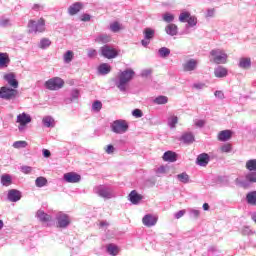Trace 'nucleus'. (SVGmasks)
Segmentation results:
<instances>
[{
    "mask_svg": "<svg viewBox=\"0 0 256 256\" xmlns=\"http://www.w3.org/2000/svg\"><path fill=\"white\" fill-rule=\"evenodd\" d=\"M135 77V71L133 69H126L122 71L118 79L115 81L116 87L121 91L122 93H125L127 91V85L131 80Z\"/></svg>",
    "mask_w": 256,
    "mask_h": 256,
    "instance_id": "obj_1",
    "label": "nucleus"
},
{
    "mask_svg": "<svg viewBox=\"0 0 256 256\" xmlns=\"http://www.w3.org/2000/svg\"><path fill=\"white\" fill-rule=\"evenodd\" d=\"M210 61L216 63V65H225L227 58L229 57L224 50L213 49L210 51Z\"/></svg>",
    "mask_w": 256,
    "mask_h": 256,
    "instance_id": "obj_2",
    "label": "nucleus"
},
{
    "mask_svg": "<svg viewBox=\"0 0 256 256\" xmlns=\"http://www.w3.org/2000/svg\"><path fill=\"white\" fill-rule=\"evenodd\" d=\"M110 129L116 135H123L129 131V124L123 119L115 120L111 123Z\"/></svg>",
    "mask_w": 256,
    "mask_h": 256,
    "instance_id": "obj_3",
    "label": "nucleus"
},
{
    "mask_svg": "<svg viewBox=\"0 0 256 256\" xmlns=\"http://www.w3.org/2000/svg\"><path fill=\"white\" fill-rule=\"evenodd\" d=\"M17 95H19L17 88L9 86H2L0 88V99H4V101H13V99H17Z\"/></svg>",
    "mask_w": 256,
    "mask_h": 256,
    "instance_id": "obj_4",
    "label": "nucleus"
},
{
    "mask_svg": "<svg viewBox=\"0 0 256 256\" xmlns=\"http://www.w3.org/2000/svg\"><path fill=\"white\" fill-rule=\"evenodd\" d=\"M28 32L35 34L45 32V19L30 20L28 22Z\"/></svg>",
    "mask_w": 256,
    "mask_h": 256,
    "instance_id": "obj_5",
    "label": "nucleus"
},
{
    "mask_svg": "<svg viewBox=\"0 0 256 256\" xmlns=\"http://www.w3.org/2000/svg\"><path fill=\"white\" fill-rule=\"evenodd\" d=\"M63 85H65V81L60 77H54L45 82V87L49 91H59V89H63Z\"/></svg>",
    "mask_w": 256,
    "mask_h": 256,
    "instance_id": "obj_6",
    "label": "nucleus"
},
{
    "mask_svg": "<svg viewBox=\"0 0 256 256\" xmlns=\"http://www.w3.org/2000/svg\"><path fill=\"white\" fill-rule=\"evenodd\" d=\"M68 225H71V218L69 215L59 212L56 215V227L59 229H67Z\"/></svg>",
    "mask_w": 256,
    "mask_h": 256,
    "instance_id": "obj_7",
    "label": "nucleus"
},
{
    "mask_svg": "<svg viewBox=\"0 0 256 256\" xmlns=\"http://www.w3.org/2000/svg\"><path fill=\"white\" fill-rule=\"evenodd\" d=\"M180 23H187L189 27H195L197 25V18L189 11H182L179 15Z\"/></svg>",
    "mask_w": 256,
    "mask_h": 256,
    "instance_id": "obj_8",
    "label": "nucleus"
},
{
    "mask_svg": "<svg viewBox=\"0 0 256 256\" xmlns=\"http://www.w3.org/2000/svg\"><path fill=\"white\" fill-rule=\"evenodd\" d=\"M94 192L102 199H112L113 197V190L105 185L96 186Z\"/></svg>",
    "mask_w": 256,
    "mask_h": 256,
    "instance_id": "obj_9",
    "label": "nucleus"
},
{
    "mask_svg": "<svg viewBox=\"0 0 256 256\" xmlns=\"http://www.w3.org/2000/svg\"><path fill=\"white\" fill-rule=\"evenodd\" d=\"M236 183L240 185V187H249L251 184L256 183V171L248 172L244 180L237 178Z\"/></svg>",
    "mask_w": 256,
    "mask_h": 256,
    "instance_id": "obj_10",
    "label": "nucleus"
},
{
    "mask_svg": "<svg viewBox=\"0 0 256 256\" xmlns=\"http://www.w3.org/2000/svg\"><path fill=\"white\" fill-rule=\"evenodd\" d=\"M102 57H105V59H115L119 53L117 50H115L113 47L109 45H104L100 49Z\"/></svg>",
    "mask_w": 256,
    "mask_h": 256,
    "instance_id": "obj_11",
    "label": "nucleus"
},
{
    "mask_svg": "<svg viewBox=\"0 0 256 256\" xmlns=\"http://www.w3.org/2000/svg\"><path fill=\"white\" fill-rule=\"evenodd\" d=\"M199 66V61L196 59H189L184 64H182L183 71L189 73L191 71H195Z\"/></svg>",
    "mask_w": 256,
    "mask_h": 256,
    "instance_id": "obj_12",
    "label": "nucleus"
},
{
    "mask_svg": "<svg viewBox=\"0 0 256 256\" xmlns=\"http://www.w3.org/2000/svg\"><path fill=\"white\" fill-rule=\"evenodd\" d=\"M159 218L153 214H146L142 218V223L145 227H155Z\"/></svg>",
    "mask_w": 256,
    "mask_h": 256,
    "instance_id": "obj_13",
    "label": "nucleus"
},
{
    "mask_svg": "<svg viewBox=\"0 0 256 256\" xmlns=\"http://www.w3.org/2000/svg\"><path fill=\"white\" fill-rule=\"evenodd\" d=\"M15 77L14 73H7L3 76L4 81H6L12 89H17L19 87V81H17V78Z\"/></svg>",
    "mask_w": 256,
    "mask_h": 256,
    "instance_id": "obj_14",
    "label": "nucleus"
},
{
    "mask_svg": "<svg viewBox=\"0 0 256 256\" xmlns=\"http://www.w3.org/2000/svg\"><path fill=\"white\" fill-rule=\"evenodd\" d=\"M21 191L17 189H11L8 191V201H11V203H17V201H21Z\"/></svg>",
    "mask_w": 256,
    "mask_h": 256,
    "instance_id": "obj_15",
    "label": "nucleus"
},
{
    "mask_svg": "<svg viewBox=\"0 0 256 256\" xmlns=\"http://www.w3.org/2000/svg\"><path fill=\"white\" fill-rule=\"evenodd\" d=\"M64 181H66V183H79V181H81V175L75 172H68L64 174Z\"/></svg>",
    "mask_w": 256,
    "mask_h": 256,
    "instance_id": "obj_16",
    "label": "nucleus"
},
{
    "mask_svg": "<svg viewBox=\"0 0 256 256\" xmlns=\"http://www.w3.org/2000/svg\"><path fill=\"white\" fill-rule=\"evenodd\" d=\"M209 161H210V157H209V154L207 153L199 154L196 159V163L200 167H207V165H209Z\"/></svg>",
    "mask_w": 256,
    "mask_h": 256,
    "instance_id": "obj_17",
    "label": "nucleus"
},
{
    "mask_svg": "<svg viewBox=\"0 0 256 256\" xmlns=\"http://www.w3.org/2000/svg\"><path fill=\"white\" fill-rule=\"evenodd\" d=\"M143 199V196H141L139 193H137L135 190H132L130 194L128 195V201L132 203V205H139L141 200Z\"/></svg>",
    "mask_w": 256,
    "mask_h": 256,
    "instance_id": "obj_18",
    "label": "nucleus"
},
{
    "mask_svg": "<svg viewBox=\"0 0 256 256\" xmlns=\"http://www.w3.org/2000/svg\"><path fill=\"white\" fill-rule=\"evenodd\" d=\"M10 63L11 59L9 58V54L0 52V69L9 67Z\"/></svg>",
    "mask_w": 256,
    "mask_h": 256,
    "instance_id": "obj_19",
    "label": "nucleus"
},
{
    "mask_svg": "<svg viewBox=\"0 0 256 256\" xmlns=\"http://www.w3.org/2000/svg\"><path fill=\"white\" fill-rule=\"evenodd\" d=\"M17 123L20 125H29L31 123V115L23 112L17 116Z\"/></svg>",
    "mask_w": 256,
    "mask_h": 256,
    "instance_id": "obj_20",
    "label": "nucleus"
},
{
    "mask_svg": "<svg viewBox=\"0 0 256 256\" xmlns=\"http://www.w3.org/2000/svg\"><path fill=\"white\" fill-rule=\"evenodd\" d=\"M180 141H182V143H185V145H191V143L195 141V136L191 132H186L182 134V136L180 137Z\"/></svg>",
    "mask_w": 256,
    "mask_h": 256,
    "instance_id": "obj_21",
    "label": "nucleus"
},
{
    "mask_svg": "<svg viewBox=\"0 0 256 256\" xmlns=\"http://www.w3.org/2000/svg\"><path fill=\"white\" fill-rule=\"evenodd\" d=\"M36 217L41 223H49L52 220L51 215L45 213L43 210H38L36 212Z\"/></svg>",
    "mask_w": 256,
    "mask_h": 256,
    "instance_id": "obj_22",
    "label": "nucleus"
},
{
    "mask_svg": "<svg viewBox=\"0 0 256 256\" xmlns=\"http://www.w3.org/2000/svg\"><path fill=\"white\" fill-rule=\"evenodd\" d=\"M228 73L229 71L227 70V68L223 66H218L214 69V75L218 79H223V77H227Z\"/></svg>",
    "mask_w": 256,
    "mask_h": 256,
    "instance_id": "obj_23",
    "label": "nucleus"
},
{
    "mask_svg": "<svg viewBox=\"0 0 256 256\" xmlns=\"http://www.w3.org/2000/svg\"><path fill=\"white\" fill-rule=\"evenodd\" d=\"M162 159L163 161H167L168 163H175V161H177V153L173 151H166L163 154Z\"/></svg>",
    "mask_w": 256,
    "mask_h": 256,
    "instance_id": "obj_24",
    "label": "nucleus"
},
{
    "mask_svg": "<svg viewBox=\"0 0 256 256\" xmlns=\"http://www.w3.org/2000/svg\"><path fill=\"white\" fill-rule=\"evenodd\" d=\"M82 7H83V4L81 2H76V3L72 4L68 8L69 15H77V13H79V11H81Z\"/></svg>",
    "mask_w": 256,
    "mask_h": 256,
    "instance_id": "obj_25",
    "label": "nucleus"
},
{
    "mask_svg": "<svg viewBox=\"0 0 256 256\" xmlns=\"http://www.w3.org/2000/svg\"><path fill=\"white\" fill-rule=\"evenodd\" d=\"M165 31L167 35H170V37H175L179 31V28L175 24H168L165 28Z\"/></svg>",
    "mask_w": 256,
    "mask_h": 256,
    "instance_id": "obj_26",
    "label": "nucleus"
},
{
    "mask_svg": "<svg viewBox=\"0 0 256 256\" xmlns=\"http://www.w3.org/2000/svg\"><path fill=\"white\" fill-rule=\"evenodd\" d=\"M233 135L231 130H223L218 134L219 141H229Z\"/></svg>",
    "mask_w": 256,
    "mask_h": 256,
    "instance_id": "obj_27",
    "label": "nucleus"
},
{
    "mask_svg": "<svg viewBox=\"0 0 256 256\" xmlns=\"http://www.w3.org/2000/svg\"><path fill=\"white\" fill-rule=\"evenodd\" d=\"M246 202L248 205L256 206V190L250 191L246 194Z\"/></svg>",
    "mask_w": 256,
    "mask_h": 256,
    "instance_id": "obj_28",
    "label": "nucleus"
},
{
    "mask_svg": "<svg viewBox=\"0 0 256 256\" xmlns=\"http://www.w3.org/2000/svg\"><path fill=\"white\" fill-rule=\"evenodd\" d=\"M42 124L47 128L55 127V119L52 116H44L42 119Z\"/></svg>",
    "mask_w": 256,
    "mask_h": 256,
    "instance_id": "obj_29",
    "label": "nucleus"
},
{
    "mask_svg": "<svg viewBox=\"0 0 256 256\" xmlns=\"http://www.w3.org/2000/svg\"><path fill=\"white\" fill-rule=\"evenodd\" d=\"M106 251L108 255L117 256L119 254V247L115 244H108L106 246Z\"/></svg>",
    "mask_w": 256,
    "mask_h": 256,
    "instance_id": "obj_30",
    "label": "nucleus"
},
{
    "mask_svg": "<svg viewBox=\"0 0 256 256\" xmlns=\"http://www.w3.org/2000/svg\"><path fill=\"white\" fill-rule=\"evenodd\" d=\"M100 75H109L111 73V66L107 63L100 64L98 67Z\"/></svg>",
    "mask_w": 256,
    "mask_h": 256,
    "instance_id": "obj_31",
    "label": "nucleus"
},
{
    "mask_svg": "<svg viewBox=\"0 0 256 256\" xmlns=\"http://www.w3.org/2000/svg\"><path fill=\"white\" fill-rule=\"evenodd\" d=\"M13 183V179L11 178V175L9 174H4L1 176V184L3 187H9Z\"/></svg>",
    "mask_w": 256,
    "mask_h": 256,
    "instance_id": "obj_32",
    "label": "nucleus"
},
{
    "mask_svg": "<svg viewBox=\"0 0 256 256\" xmlns=\"http://www.w3.org/2000/svg\"><path fill=\"white\" fill-rule=\"evenodd\" d=\"M153 103H155V105H166V103H169V98L167 96H157L154 100Z\"/></svg>",
    "mask_w": 256,
    "mask_h": 256,
    "instance_id": "obj_33",
    "label": "nucleus"
},
{
    "mask_svg": "<svg viewBox=\"0 0 256 256\" xmlns=\"http://www.w3.org/2000/svg\"><path fill=\"white\" fill-rule=\"evenodd\" d=\"M238 65L240 69H249L251 67V58H241Z\"/></svg>",
    "mask_w": 256,
    "mask_h": 256,
    "instance_id": "obj_34",
    "label": "nucleus"
},
{
    "mask_svg": "<svg viewBox=\"0 0 256 256\" xmlns=\"http://www.w3.org/2000/svg\"><path fill=\"white\" fill-rule=\"evenodd\" d=\"M96 43H109L111 36L107 34H100L95 38Z\"/></svg>",
    "mask_w": 256,
    "mask_h": 256,
    "instance_id": "obj_35",
    "label": "nucleus"
},
{
    "mask_svg": "<svg viewBox=\"0 0 256 256\" xmlns=\"http://www.w3.org/2000/svg\"><path fill=\"white\" fill-rule=\"evenodd\" d=\"M109 29H110V31H112V33H119V31H121L123 29V25H121V23L115 21L110 24Z\"/></svg>",
    "mask_w": 256,
    "mask_h": 256,
    "instance_id": "obj_36",
    "label": "nucleus"
},
{
    "mask_svg": "<svg viewBox=\"0 0 256 256\" xmlns=\"http://www.w3.org/2000/svg\"><path fill=\"white\" fill-rule=\"evenodd\" d=\"M158 55L162 59H167V57H169V55H171V50L167 47H162L158 50Z\"/></svg>",
    "mask_w": 256,
    "mask_h": 256,
    "instance_id": "obj_37",
    "label": "nucleus"
},
{
    "mask_svg": "<svg viewBox=\"0 0 256 256\" xmlns=\"http://www.w3.org/2000/svg\"><path fill=\"white\" fill-rule=\"evenodd\" d=\"M178 123L179 118L177 116L173 115L168 118V127H170V129H175Z\"/></svg>",
    "mask_w": 256,
    "mask_h": 256,
    "instance_id": "obj_38",
    "label": "nucleus"
},
{
    "mask_svg": "<svg viewBox=\"0 0 256 256\" xmlns=\"http://www.w3.org/2000/svg\"><path fill=\"white\" fill-rule=\"evenodd\" d=\"M144 39H153L155 37V30L152 28H145L143 31Z\"/></svg>",
    "mask_w": 256,
    "mask_h": 256,
    "instance_id": "obj_39",
    "label": "nucleus"
},
{
    "mask_svg": "<svg viewBox=\"0 0 256 256\" xmlns=\"http://www.w3.org/2000/svg\"><path fill=\"white\" fill-rule=\"evenodd\" d=\"M176 179H178L180 183L187 184L189 183V174L187 172H183L181 174L176 175Z\"/></svg>",
    "mask_w": 256,
    "mask_h": 256,
    "instance_id": "obj_40",
    "label": "nucleus"
},
{
    "mask_svg": "<svg viewBox=\"0 0 256 256\" xmlns=\"http://www.w3.org/2000/svg\"><path fill=\"white\" fill-rule=\"evenodd\" d=\"M246 169L250 171V173L256 171V159L246 161Z\"/></svg>",
    "mask_w": 256,
    "mask_h": 256,
    "instance_id": "obj_41",
    "label": "nucleus"
},
{
    "mask_svg": "<svg viewBox=\"0 0 256 256\" xmlns=\"http://www.w3.org/2000/svg\"><path fill=\"white\" fill-rule=\"evenodd\" d=\"M73 57H75V53H73V51H66V53L63 56L64 63H71V61H73Z\"/></svg>",
    "mask_w": 256,
    "mask_h": 256,
    "instance_id": "obj_42",
    "label": "nucleus"
},
{
    "mask_svg": "<svg viewBox=\"0 0 256 256\" xmlns=\"http://www.w3.org/2000/svg\"><path fill=\"white\" fill-rule=\"evenodd\" d=\"M36 187H45L47 185V178L40 176L35 180Z\"/></svg>",
    "mask_w": 256,
    "mask_h": 256,
    "instance_id": "obj_43",
    "label": "nucleus"
},
{
    "mask_svg": "<svg viewBox=\"0 0 256 256\" xmlns=\"http://www.w3.org/2000/svg\"><path fill=\"white\" fill-rule=\"evenodd\" d=\"M51 46V40L49 38H42L39 43L40 49H47V47Z\"/></svg>",
    "mask_w": 256,
    "mask_h": 256,
    "instance_id": "obj_44",
    "label": "nucleus"
},
{
    "mask_svg": "<svg viewBox=\"0 0 256 256\" xmlns=\"http://www.w3.org/2000/svg\"><path fill=\"white\" fill-rule=\"evenodd\" d=\"M12 147H14V149H25V147H27V141H15Z\"/></svg>",
    "mask_w": 256,
    "mask_h": 256,
    "instance_id": "obj_45",
    "label": "nucleus"
},
{
    "mask_svg": "<svg viewBox=\"0 0 256 256\" xmlns=\"http://www.w3.org/2000/svg\"><path fill=\"white\" fill-rule=\"evenodd\" d=\"M101 109H103V103H101L99 100L94 101L92 104V110L98 113V111H101Z\"/></svg>",
    "mask_w": 256,
    "mask_h": 256,
    "instance_id": "obj_46",
    "label": "nucleus"
},
{
    "mask_svg": "<svg viewBox=\"0 0 256 256\" xmlns=\"http://www.w3.org/2000/svg\"><path fill=\"white\" fill-rule=\"evenodd\" d=\"M163 21H165V23H173V21H175V16L171 13H165L163 15Z\"/></svg>",
    "mask_w": 256,
    "mask_h": 256,
    "instance_id": "obj_47",
    "label": "nucleus"
},
{
    "mask_svg": "<svg viewBox=\"0 0 256 256\" xmlns=\"http://www.w3.org/2000/svg\"><path fill=\"white\" fill-rule=\"evenodd\" d=\"M12 25H13V23L8 18H2L0 20V27L6 28V27H11Z\"/></svg>",
    "mask_w": 256,
    "mask_h": 256,
    "instance_id": "obj_48",
    "label": "nucleus"
},
{
    "mask_svg": "<svg viewBox=\"0 0 256 256\" xmlns=\"http://www.w3.org/2000/svg\"><path fill=\"white\" fill-rule=\"evenodd\" d=\"M155 173L157 177H161V175H165V173H167V167L160 166L155 170Z\"/></svg>",
    "mask_w": 256,
    "mask_h": 256,
    "instance_id": "obj_49",
    "label": "nucleus"
},
{
    "mask_svg": "<svg viewBox=\"0 0 256 256\" xmlns=\"http://www.w3.org/2000/svg\"><path fill=\"white\" fill-rule=\"evenodd\" d=\"M189 215H190L191 219H198L199 215H201V211L196 210V209H190Z\"/></svg>",
    "mask_w": 256,
    "mask_h": 256,
    "instance_id": "obj_50",
    "label": "nucleus"
},
{
    "mask_svg": "<svg viewBox=\"0 0 256 256\" xmlns=\"http://www.w3.org/2000/svg\"><path fill=\"white\" fill-rule=\"evenodd\" d=\"M20 171L24 173V175H29V173L33 171V168L31 166H21Z\"/></svg>",
    "mask_w": 256,
    "mask_h": 256,
    "instance_id": "obj_51",
    "label": "nucleus"
},
{
    "mask_svg": "<svg viewBox=\"0 0 256 256\" xmlns=\"http://www.w3.org/2000/svg\"><path fill=\"white\" fill-rule=\"evenodd\" d=\"M70 95H71L70 101H75L79 99V90L77 89L72 90Z\"/></svg>",
    "mask_w": 256,
    "mask_h": 256,
    "instance_id": "obj_52",
    "label": "nucleus"
},
{
    "mask_svg": "<svg viewBox=\"0 0 256 256\" xmlns=\"http://www.w3.org/2000/svg\"><path fill=\"white\" fill-rule=\"evenodd\" d=\"M132 115L136 117V119H140V117H143V112L140 109H134Z\"/></svg>",
    "mask_w": 256,
    "mask_h": 256,
    "instance_id": "obj_53",
    "label": "nucleus"
},
{
    "mask_svg": "<svg viewBox=\"0 0 256 256\" xmlns=\"http://www.w3.org/2000/svg\"><path fill=\"white\" fill-rule=\"evenodd\" d=\"M231 144H225L221 147L222 153H231Z\"/></svg>",
    "mask_w": 256,
    "mask_h": 256,
    "instance_id": "obj_54",
    "label": "nucleus"
},
{
    "mask_svg": "<svg viewBox=\"0 0 256 256\" xmlns=\"http://www.w3.org/2000/svg\"><path fill=\"white\" fill-rule=\"evenodd\" d=\"M105 151L108 155H113L115 153V146L110 144L106 147Z\"/></svg>",
    "mask_w": 256,
    "mask_h": 256,
    "instance_id": "obj_55",
    "label": "nucleus"
},
{
    "mask_svg": "<svg viewBox=\"0 0 256 256\" xmlns=\"http://www.w3.org/2000/svg\"><path fill=\"white\" fill-rule=\"evenodd\" d=\"M214 95L215 97H217V99H225V94L221 90H216L214 92Z\"/></svg>",
    "mask_w": 256,
    "mask_h": 256,
    "instance_id": "obj_56",
    "label": "nucleus"
},
{
    "mask_svg": "<svg viewBox=\"0 0 256 256\" xmlns=\"http://www.w3.org/2000/svg\"><path fill=\"white\" fill-rule=\"evenodd\" d=\"M97 55V50L90 48L88 49V57L90 59H93V57H95Z\"/></svg>",
    "mask_w": 256,
    "mask_h": 256,
    "instance_id": "obj_57",
    "label": "nucleus"
},
{
    "mask_svg": "<svg viewBox=\"0 0 256 256\" xmlns=\"http://www.w3.org/2000/svg\"><path fill=\"white\" fill-rule=\"evenodd\" d=\"M152 71L151 69H144L141 71V77H149V75H151Z\"/></svg>",
    "mask_w": 256,
    "mask_h": 256,
    "instance_id": "obj_58",
    "label": "nucleus"
},
{
    "mask_svg": "<svg viewBox=\"0 0 256 256\" xmlns=\"http://www.w3.org/2000/svg\"><path fill=\"white\" fill-rule=\"evenodd\" d=\"M185 215V210H180L174 214L175 219H181Z\"/></svg>",
    "mask_w": 256,
    "mask_h": 256,
    "instance_id": "obj_59",
    "label": "nucleus"
},
{
    "mask_svg": "<svg viewBox=\"0 0 256 256\" xmlns=\"http://www.w3.org/2000/svg\"><path fill=\"white\" fill-rule=\"evenodd\" d=\"M81 21L87 22V21H91V15L89 14H83L81 16Z\"/></svg>",
    "mask_w": 256,
    "mask_h": 256,
    "instance_id": "obj_60",
    "label": "nucleus"
},
{
    "mask_svg": "<svg viewBox=\"0 0 256 256\" xmlns=\"http://www.w3.org/2000/svg\"><path fill=\"white\" fill-rule=\"evenodd\" d=\"M195 125H196V127H204L205 121L204 120H196Z\"/></svg>",
    "mask_w": 256,
    "mask_h": 256,
    "instance_id": "obj_61",
    "label": "nucleus"
},
{
    "mask_svg": "<svg viewBox=\"0 0 256 256\" xmlns=\"http://www.w3.org/2000/svg\"><path fill=\"white\" fill-rule=\"evenodd\" d=\"M149 43H151V40L146 39V38H144V39L141 41V45H142L143 47H148V46H149Z\"/></svg>",
    "mask_w": 256,
    "mask_h": 256,
    "instance_id": "obj_62",
    "label": "nucleus"
},
{
    "mask_svg": "<svg viewBox=\"0 0 256 256\" xmlns=\"http://www.w3.org/2000/svg\"><path fill=\"white\" fill-rule=\"evenodd\" d=\"M193 87H194V89L200 90V89H203V87H205V84H203V83H194Z\"/></svg>",
    "mask_w": 256,
    "mask_h": 256,
    "instance_id": "obj_63",
    "label": "nucleus"
},
{
    "mask_svg": "<svg viewBox=\"0 0 256 256\" xmlns=\"http://www.w3.org/2000/svg\"><path fill=\"white\" fill-rule=\"evenodd\" d=\"M251 233V228H249V227H244L243 229H242V234L243 235H249Z\"/></svg>",
    "mask_w": 256,
    "mask_h": 256,
    "instance_id": "obj_64",
    "label": "nucleus"
}]
</instances>
